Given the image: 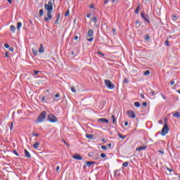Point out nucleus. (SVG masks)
Wrapping results in <instances>:
<instances>
[{"mask_svg": "<svg viewBox=\"0 0 180 180\" xmlns=\"http://www.w3.org/2000/svg\"><path fill=\"white\" fill-rule=\"evenodd\" d=\"M44 8L45 11H47V17H44V22H50L53 19V15H51V13H53V2L49 1L48 4H45Z\"/></svg>", "mask_w": 180, "mask_h": 180, "instance_id": "1", "label": "nucleus"}, {"mask_svg": "<svg viewBox=\"0 0 180 180\" xmlns=\"http://www.w3.org/2000/svg\"><path fill=\"white\" fill-rule=\"evenodd\" d=\"M47 115V113L46 112V111H43L37 117V122L38 123H41V122H43V120H44V119H46V116Z\"/></svg>", "mask_w": 180, "mask_h": 180, "instance_id": "2", "label": "nucleus"}, {"mask_svg": "<svg viewBox=\"0 0 180 180\" xmlns=\"http://www.w3.org/2000/svg\"><path fill=\"white\" fill-rule=\"evenodd\" d=\"M105 84L108 89H114L115 84L110 80H105Z\"/></svg>", "mask_w": 180, "mask_h": 180, "instance_id": "3", "label": "nucleus"}, {"mask_svg": "<svg viewBox=\"0 0 180 180\" xmlns=\"http://www.w3.org/2000/svg\"><path fill=\"white\" fill-rule=\"evenodd\" d=\"M169 130V128H168V125L167 124V122H165L162 129V133H161L162 136H165L168 133Z\"/></svg>", "mask_w": 180, "mask_h": 180, "instance_id": "4", "label": "nucleus"}, {"mask_svg": "<svg viewBox=\"0 0 180 180\" xmlns=\"http://www.w3.org/2000/svg\"><path fill=\"white\" fill-rule=\"evenodd\" d=\"M48 120L49 122H51V123H56V122H57L58 120H57V117L56 116H55V115H53L52 114H49L48 115Z\"/></svg>", "mask_w": 180, "mask_h": 180, "instance_id": "5", "label": "nucleus"}, {"mask_svg": "<svg viewBox=\"0 0 180 180\" xmlns=\"http://www.w3.org/2000/svg\"><path fill=\"white\" fill-rule=\"evenodd\" d=\"M127 114L129 116V117H131V119H134L136 117V114L133 110H128L127 112Z\"/></svg>", "mask_w": 180, "mask_h": 180, "instance_id": "6", "label": "nucleus"}, {"mask_svg": "<svg viewBox=\"0 0 180 180\" xmlns=\"http://www.w3.org/2000/svg\"><path fill=\"white\" fill-rule=\"evenodd\" d=\"M141 16L142 19L145 20V22H147L148 23H150V20H148V15H146V13H141Z\"/></svg>", "mask_w": 180, "mask_h": 180, "instance_id": "7", "label": "nucleus"}, {"mask_svg": "<svg viewBox=\"0 0 180 180\" xmlns=\"http://www.w3.org/2000/svg\"><path fill=\"white\" fill-rule=\"evenodd\" d=\"M74 160H77L78 161H81L82 160V156L81 155L76 153L75 155H73Z\"/></svg>", "mask_w": 180, "mask_h": 180, "instance_id": "8", "label": "nucleus"}, {"mask_svg": "<svg viewBox=\"0 0 180 180\" xmlns=\"http://www.w3.org/2000/svg\"><path fill=\"white\" fill-rule=\"evenodd\" d=\"M98 122L101 123H109V120L106 118H99L98 120Z\"/></svg>", "mask_w": 180, "mask_h": 180, "instance_id": "9", "label": "nucleus"}, {"mask_svg": "<svg viewBox=\"0 0 180 180\" xmlns=\"http://www.w3.org/2000/svg\"><path fill=\"white\" fill-rule=\"evenodd\" d=\"M24 153L26 158H32V155L26 149H25Z\"/></svg>", "mask_w": 180, "mask_h": 180, "instance_id": "10", "label": "nucleus"}, {"mask_svg": "<svg viewBox=\"0 0 180 180\" xmlns=\"http://www.w3.org/2000/svg\"><path fill=\"white\" fill-rule=\"evenodd\" d=\"M92 36H94V30H89L87 32V37H92Z\"/></svg>", "mask_w": 180, "mask_h": 180, "instance_id": "11", "label": "nucleus"}, {"mask_svg": "<svg viewBox=\"0 0 180 180\" xmlns=\"http://www.w3.org/2000/svg\"><path fill=\"white\" fill-rule=\"evenodd\" d=\"M39 53H44V47L43 46V44H40V47L39 49Z\"/></svg>", "mask_w": 180, "mask_h": 180, "instance_id": "12", "label": "nucleus"}, {"mask_svg": "<svg viewBox=\"0 0 180 180\" xmlns=\"http://www.w3.org/2000/svg\"><path fill=\"white\" fill-rule=\"evenodd\" d=\"M147 146H140L136 148V151H141V150H146Z\"/></svg>", "mask_w": 180, "mask_h": 180, "instance_id": "13", "label": "nucleus"}, {"mask_svg": "<svg viewBox=\"0 0 180 180\" xmlns=\"http://www.w3.org/2000/svg\"><path fill=\"white\" fill-rule=\"evenodd\" d=\"M87 167H91L92 165V164H96V162H94V161H88L86 162Z\"/></svg>", "mask_w": 180, "mask_h": 180, "instance_id": "14", "label": "nucleus"}, {"mask_svg": "<svg viewBox=\"0 0 180 180\" xmlns=\"http://www.w3.org/2000/svg\"><path fill=\"white\" fill-rule=\"evenodd\" d=\"M39 146H40V143H39V142H35L33 145V148L37 150V148H39Z\"/></svg>", "mask_w": 180, "mask_h": 180, "instance_id": "15", "label": "nucleus"}, {"mask_svg": "<svg viewBox=\"0 0 180 180\" xmlns=\"http://www.w3.org/2000/svg\"><path fill=\"white\" fill-rule=\"evenodd\" d=\"M86 139H89V140H92V139H94V135L93 134H87L86 135Z\"/></svg>", "mask_w": 180, "mask_h": 180, "instance_id": "16", "label": "nucleus"}, {"mask_svg": "<svg viewBox=\"0 0 180 180\" xmlns=\"http://www.w3.org/2000/svg\"><path fill=\"white\" fill-rule=\"evenodd\" d=\"M140 12V5L137 6L136 8L134 11V13L139 14Z\"/></svg>", "mask_w": 180, "mask_h": 180, "instance_id": "17", "label": "nucleus"}, {"mask_svg": "<svg viewBox=\"0 0 180 180\" xmlns=\"http://www.w3.org/2000/svg\"><path fill=\"white\" fill-rule=\"evenodd\" d=\"M10 30H11L13 33H15V30H16V27H15V25H11Z\"/></svg>", "mask_w": 180, "mask_h": 180, "instance_id": "18", "label": "nucleus"}, {"mask_svg": "<svg viewBox=\"0 0 180 180\" xmlns=\"http://www.w3.org/2000/svg\"><path fill=\"white\" fill-rule=\"evenodd\" d=\"M21 27H22V22H18L17 24V30H20Z\"/></svg>", "mask_w": 180, "mask_h": 180, "instance_id": "19", "label": "nucleus"}, {"mask_svg": "<svg viewBox=\"0 0 180 180\" xmlns=\"http://www.w3.org/2000/svg\"><path fill=\"white\" fill-rule=\"evenodd\" d=\"M173 116L174 117L179 118L180 117V112H176L174 114H173Z\"/></svg>", "mask_w": 180, "mask_h": 180, "instance_id": "20", "label": "nucleus"}, {"mask_svg": "<svg viewBox=\"0 0 180 180\" xmlns=\"http://www.w3.org/2000/svg\"><path fill=\"white\" fill-rule=\"evenodd\" d=\"M39 16H43V15H44V11L43 10V8L39 10Z\"/></svg>", "mask_w": 180, "mask_h": 180, "instance_id": "21", "label": "nucleus"}, {"mask_svg": "<svg viewBox=\"0 0 180 180\" xmlns=\"http://www.w3.org/2000/svg\"><path fill=\"white\" fill-rule=\"evenodd\" d=\"M32 53L34 54V56H37V49H36V48H32Z\"/></svg>", "mask_w": 180, "mask_h": 180, "instance_id": "22", "label": "nucleus"}, {"mask_svg": "<svg viewBox=\"0 0 180 180\" xmlns=\"http://www.w3.org/2000/svg\"><path fill=\"white\" fill-rule=\"evenodd\" d=\"M118 136H119V138L122 139V140H124V139H126V136H123L120 133L118 134Z\"/></svg>", "mask_w": 180, "mask_h": 180, "instance_id": "23", "label": "nucleus"}, {"mask_svg": "<svg viewBox=\"0 0 180 180\" xmlns=\"http://www.w3.org/2000/svg\"><path fill=\"white\" fill-rule=\"evenodd\" d=\"M111 119L112 120V123H116V117H115V115H112Z\"/></svg>", "mask_w": 180, "mask_h": 180, "instance_id": "24", "label": "nucleus"}, {"mask_svg": "<svg viewBox=\"0 0 180 180\" xmlns=\"http://www.w3.org/2000/svg\"><path fill=\"white\" fill-rule=\"evenodd\" d=\"M134 106H136V108H140V103L139 102H135Z\"/></svg>", "mask_w": 180, "mask_h": 180, "instance_id": "25", "label": "nucleus"}, {"mask_svg": "<svg viewBox=\"0 0 180 180\" xmlns=\"http://www.w3.org/2000/svg\"><path fill=\"white\" fill-rule=\"evenodd\" d=\"M65 16L67 18V16H70V10H68L65 13Z\"/></svg>", "mask_w": 180, "mask_h": 180, "instance_id": "26", "label": "nucleus"}, {"mask_svg": "<svg viewBox=\"0 0 180 180\" xmlns=\"http://www.w3.org/2000/svg\"><path fill=\"white\" fill-rule=\"evenodd\" d=\"M91 20L94 23H96V22H98L96 17H93Z\"/></svg>", "mask_w": 180, "mask_h": 180, "instance_id": "27", "label": "nucleus"}, {"mask_svg": "<svg viewBox=\"0 0 180 180\" xmlns=\"http://www.w3.org/2000/svg\"><path fill=\"white\" fill-rule=\"evenodd\" d=\"M122 165H123L124 167H129V162H124L122 164Z\"/></svg>", "mask_w": 180, "mask_h": 180, "instance_id": "28", "label": "nucleus"}, {"mask_svg": "<svg viewBox=\"0 0 180 180\" xmlns=\"http://www.w3.org/2000/svg\"><path fill=\"white\" fill-rule=\"evenodd\" d=\"M71 91H72V92H74V93L77 92V90L75 89V87H74V86L71 87Z\"/></svg>", "mask_w": 180, "mask_h": 180, "instance_id": "29", "label": "nucleus"}, {"mask_svg": "<svg viewBox=\"0 0 180 180\" xmlns=\"http://www.w3.org/2000/svg\"><path fill=\"white\" fill-rule=\"evenodd\" d=\"M135 23L138 25L137 27H140V20H137Z\"/></svg>", "mask_w": 180, "mask_h": 180, "instance_id": "30", "label": "nucleus"}, {"mask_svg": "<svg viewBox=\"0 0 180 180\" xmlns=\"http://www.w3.org/2000/svg\"><path fill=\"white\" fill-rule=\"evenodd\" d=\"M165 46H169V41L168 40H166L165 42Z\"/></svg>", "mask_w": 180, "mask_h": 180, "instance_id": "31", "label": "nucleus"}, {"mask_svg": "<svg viewBox=\"0 0 180 180\" xmlns=\"http://www.w3.org/2000/svg\"><path fill=\"white\" fill-rule=\"evenodd\" d=\"M39 72H40V71L34 70V75H39Z\"/></svg>", "mask_w": 180, "mask_h": 180, "instance_id": "32", "label": "nucleus"}, {"mask_svg": "<svg viewBox=\"0 0 180 180\" xmlns=\"http://www.w3.org/2000/svg\"><path fill=\"white\" fill-rule=\"evenodd\" d=\"M89 8H91V9H94V8H95V4H90Z\"/></svg>", "mask_w": 180, "mask_h": 180, "instance_id": "33", "label": "nucleus"}, {"mask_svg": "<svg viewBox=\"0 0 180 180\" xmlns=\"http://www.w3.org/2000/svg\"><path fill=\"white\" fill-rule=\"evenodd\" d=\"M149 74H150V70H146L144 72V75H149Z\"/></svg>", "mask_w": 180, "mask_h": 180, "instance_id": "34", "label": "nucleus"}, {"mask_svg": "<svg viewBox=\"0 0 180 180\" xmlns=\"http://www.w3.org/2000/svg\"><path fill=\"white\" fill-rule=\"evenodd\" d=\"M101 158H106V155L105 153H101Z\"/></svg>", "mask_w": 180, "mask_h": 180, "instance_id": "35", "label": "nucleus"}, {"mask_svg": "<svg viewBox=\"0 0 180 180\" xmlns=\"http://www.w3.org/2000/svg\"><path fill=\"white\" fill-rule=\"evenodd\" d=\"M5 56L7 58H9V52L6 51L5 53Z\"/></svg>", "mask_w": 180, "mask_h": 180, "instance_id": "36", "label": "nucleus"}, {"mask_svg": "<svg viewBox=\"0 0 180 180\" xmlns=\"http://www.w3.org/2000/svg\"><path fill=\"white\" fill-rule=\"evenodd\" d=\"M124 84H129V79H127V78H125L124 79Z\"/></svg>", "mask_w": 180, "mask_h": 180, "instance_id": "37", "label": "nucleus"}, {"mask_svg": "<svg viewBox=\"0 0 180 180\" xmlns=\"http://www.w3.org/2000/svg\"><path fill=\"white\" fill-rule=\"evenodd\" d=\"M101 148L102 150H108V147H106V146H102Z\"/></svg>", "mask_w": 180, "mask_h": 180, "instance_id": "38", "label": "nucleus"}, {"mask_svg": "<svg viewBox=\"0 0 180 180\" xmlns=\"http://www.w3.org/2000/svg\"><path fill=\"white\" fill-rule=\"evenodd\" d=\"M13 154H15V155L17 156V157H19V154L18 153V151H16V150H13Z\"/></svg>", "mask_w": 180, "mask_h": 180, "instance_id": "39", "label": "nucleus"}, {"mask_svg": "<svg viewBox=\"0 0 180 180\" xmlns=\"http://www.w3.org/2000/svg\"><path fill=\"white\" fill-rule=\"evenodd\" d=\"M60 20V18H56V21H55V24L56 25H58V22Z\"/></svg>", "mask_w": 180, "mask_h": 180, "instance_id": "40", "label": "nucleus"}, {"mask_svg": "<svg viewBox=\"0 0 180 180\" xmlns=\"http://www.w3.org/2000/svg\"><path fill=\"white\" fill-rule=\"evenodd\" d=\"M32 136H34L35 137H39V136H40V134L32 133Z\"/></svg>", "mask_w": 180, "mask_h": 180, "instance_id": "41", "label": "nucleus"}, {"mask_svg": "<svg viewBox=\"0 0 180 180\" xmlns=\"http://www.w3.org/2000/svg\"><path fill=\"white\" fill-rule=\"evenodd\" d=\"M149 39H150V36H148V34H146L145 37V40H149Z\"/></svg>", "mask_w": 180, "mask_h": 180, "instance_id": "42", "label": "nucleus"}, {"mask_svg": "<svg viewBox=\"0 0 180 180\" xmlns=\"http://www.w3.org/2000/svg\"><path fill=\"white\" fill-rule=\"evenodd\" d=\"M4 47H5L6 49H9V44H4Z\"/></svg>", "mask_w": 180, "mask_h": 180, "instance_id": "43", "label": "nucleus"}, {"mask_svg": "<svg viewBox=\"0 0 180 180\" xmlns=\"http://www.w3.org/2000/svg\"><path fill=\"white\" fill-rule=\"evenodd\" d=\"M97 54H101V56H102V57H105V54H103L99 51L97 52Z\"/></svg>", "mask_w": 180, "mask_h": 180, "instance_id": "44", "label": "nucleus"}, {"mask_svg": "<svg viewBox=\"0 0 180 180\" xmlns=\"http://www.w3.org/2000/svg\"><path fill=\"white\" fill-rule=\"evenodd\" d=\"M158 153H160V154H162V155L165 154L164 150H159Z\"/></svg>", "mask_w": 180, "mask_h": 180, "instance_id": "45", "label": "nucleus"}, {"mask_svg": "<svg viewBox=\"0 0 180 180\" xmlns=\"http://www.w3.org/2000/svg\"><path fill=\"white\" fill-rule=\"evenodd\" d=\"M167 171H169L170 172H172V171H174V169H170L169 167H167Z\"/></svg>", "mask_w": 180, "mask_h": 180, "instance_id": "46", "label": "nucleus"}, {"mask_svg": "<svg viewBox=\"0 0 180 180\" xmlns=\"http://www.w3.org/2000/svg\"><path fill=\"white\" fill-rule=\"evenodd\" d=\"M91 16H92V14H91V13H88V14L86 15V17H87V18H91Z\"/></svg>", "mask_w": 180, "mask_h": 180, "instance_id": "47", "label": "nucleus"}, {"mask_svg": "<svg viewBox=\"0 0 180 180\" xmlns=\"http://www.w3.org/2000/svg\"><path fill=\"white\" fill-rule=\"evenodd\" d=\"M60 171V166L56 167V172H58Z\"/></svg>", "mask_w": 180, "mask_h": 180, "instance_id": "48", "label": "nucleus"}, {"mask_svg": "<svg viewBox=\"0 0 180 180\" xmlns=\"http://www.w3.org/2000/svg\"><path fill=\"white\" fill-rule=\"evenodd\" d=\"M142 106H144V107L147 106V103L143 102V103H142Z\"/></svg>", "mask_w": 180, "mask_h": 180, "instance_id": "49", "label": "nucleus"}, {"mask_svg": "<svg viewBox=\"0 0 180 180\" xmlns=\"http://www.w3.org/2000/svg\"><path fill=\"white\" fill-rule=\"evenodd\" d=\"M89 41H94V37H91L90 39H87Z\"/></svg>", "mask_w": 180, "mask_h": 180, "instance_id": "50", "label": "nucleus"}, {"mask_svg": "<svg viewBox=\"0 0 180 180\" xmlns=\"http://www.w3.org/2000/svg\"><path fill=\"white\" fill-rule=\"evenodd\" d=\"M55 98H60V94H57L55 95Z\"/></svg>", "mask_w": 180, "mask_h": 180, "instance_id": "51", "label": "nucleus"}, {"mask_svg": "<svg viewBox=\"0 0 180 180\" xmlns=\"http://www.w3.org/2000/svg\"><path fill=\"white\" fill-rule=\"evenodd\" d=\"M9 50H10V51H11V53H13V47H11V48H9Z\"/></svg>", "mask_w": 180, "mask_h": 180, "instance_id": "52", "label": "nucleus"}, {"mask_svg": "<svg viewBox=\"0 0 180 180\" xmlns=\"http://www.w3.org/2000/svg\"><path fill=\"white\" fill-rule=\"evenodd\" d=\"M150 95H151V96H154V95H155V94L154 91H151Z\"/></svg>", "mask_w": 180, "mask_h": 180, "instance_id": "53", "label": "nucleus"}, {"mask_svg": "<svg viewBox=\"0 0 180 180\" xmlns=\"http://www.w3.org/2000/svg\"><path fill=\"white\" fill-rule=\"evenodd\" d=\"M171 85H174L175 84V82L173 80L170 82Z\"/></svg>", "mask_w": 180, "mask_h": 180, "instance_id": "54", "label": "nucleus"}, {"mask_svg": "<svg viewBox=\"0 0 180 180\" xmlns=\"http://www.w3.org/2000/svg\"><path fill=\"white\" fill-rule=\"evenodd\" d=\"M141 98L142 99H144V94H141Z\"/></svg>", "mask_w": 180, "mask_h": 180, "instance_id": "55", "label": "nucleus"}, {"mask_svg": "<svg viewBox=\"0 0 180 180\" xmlns=\"http://www.w3.org/2000/svg\"><path fill=\"white\" fill-rule=\"evenodd\" d=\"M101 141H102L103 143H106V139H101Z\"/></svg>", "mask_w": 180, "mask_h": 180, "instance_id": "56", "label": "nucleus"}, {"mask_svg": "<svg viewBox=\"0 0 180 180\" xmlns=\"http://www.w3.org/2000/svg\"><path fill=\"white\" fill-rule=\"evenodd\" d=\"M124 126H129V122H124Z\"/></svg>", "mask_w": 180, "mask_h": 180, "instance_id": "57", "label": "nucleus"}, {"mask_svg": "<svg viewBox=\"0 0 180 180\" xmlns=\"http://www.w3.org/2000/svg\"><path fill=\"white\" fill-rule=\"evenodd\" d=\"M8 4H10V5H12V0H8Z\"/></svg>", "mask_w": 180, "mask_h": 180, "instance_id": "58", "label": "nucleus"}, {"mask_svg": "<svg viewBox=\"0 0 180 180\" xmlns=\"http://www.w3.org/2000/svg\"><path fill=\"white\" fill-rule=\"evenodd\" d=\"M116 1H117V0H111V2H112V4H115V3H116Z\"/></svg>", "mask_w": 180, "mask_h": 180, "instance_id": "59", "label": "nucleus"}, {"mask_svg": "<svg viewBox=\"0 0 180 180\" xmlns=\"http://www.w3.org/2000/svg\"><path fill=\"white\" fill-rule=\"evenodd\" d=\"M78 39H79L78 36L75 37V40H78Z\"/></svg>", "mask_w": 180, "mask_h": 180, "instance_id": "60", "label": "nucleus"}, {"mask_svg": "<svg viewBox=\"0 0 180 180\" xmlns=\"http://www.w3.org/2000/svg\"><path fill=\"white\" fill-rule=\"evenodd\" d=\"M108 2H109V0H105V1H104V4H108Z\"/></svg>", "mask_w": 180, "mask_h": 180, "instance_id": "61", "label": "nucleus"}, {"mask_svg": "<svg viewBox=\"0 0 180 180\" xmlns=\"http://www.w3.org/2000/svg\"><path fill=\"white\" fill-rule=\"evenodd\" d=\"M108 147H112V143H109V144L108 145Z\"/></svg>", "mask_w": 180, "mask_h": 180, "instance_id": "62", "label": "nucleus"}, {"mask_svg": "<svg viewBox=\"0 0 180 180\" xmlns=\"http://www.w3.org/2000/svg\"><path fill=\"white\" fill-rule=\"evenodd\" d=\"M44 99H46V97H42L41 98V101H44Z\"/></svg>", "mask_w": 180, "mask_h": 180, "instance_id": "63", "label": "nucleus"}, {"mask_svg": "<svg viewBox=\"0 0 180 180\" xmlns=\"http://www.w3.org/2000/svg\"><path fill=\"white\" fill-rule=\"evenodd\" d=\"M60 14H58V17H57V18H58V19H60Z\"/></svg>", "mask_w": 180, "mask_h": 180, "instance_id": "64", "label": "nucleus"}]
</instances>
